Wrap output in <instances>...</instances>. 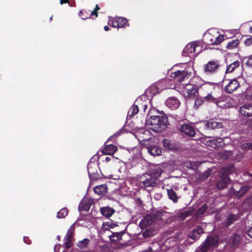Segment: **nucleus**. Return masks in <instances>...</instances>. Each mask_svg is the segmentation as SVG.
I'll return each mask as SVG.
<instances>
[{
  "instance_id": "nucleus-16",
  "label": "nucleus",
  "mask_w": 252,
  "mask_h": 252,
  "mask_svg": "<svg viewBox=\"0 0 252 252\" xmlns=\"http://www.w3.org/2000/svg\"><path fill=\"white\" fill-rule=\"evenodd\" d=\"M165 104L168 107L171 109H176L179 107L180 102L177 98L171 97L166 100Z\"/></svg>"
},
{
  "instance_id": "nucleus-32",
  "label": "nucleus",
  "mask_w": 252,
  "mask_h": 252,
  "mask_svg": "<svg viewBox=\"0 0 252 252\" xmlns=\"http://www.w3.org/2000/svg\"><path fill=\"white\" fill-rule=\"evenodd\" d=\"M168 197L173 201L174 203H176L178 200V197L175 191L172 189H167Z\"/></svg>"
},
{
  "instance_id": "nucleus-43",
  "label": "nucleus",
  "mask_w": 252,
  "mask_h": 252,
  "mask_svg": "<svg viewBox=\"0 0 252 252\" xmlns=\"http://www.w3.org/2000/svg\"><path fill=\"white\" fill-rule=\"evenodd\" d=\"M118 23L119 22H118L117 18L116 19H110L108 21L109 25H110L114 28H119Z\"/></svg>"
},
{
  "instance_id": "nucleus-2",
  "label": "nucleus",
  "mask_w": 252,
  "mask_h": 252,
  "mask_svg": "<svg viewBox=\"0 0 252 252\" xmlns=\"http://www.w3.org/2000/svg\"><path fill=\"white\" fill-rule=\"evenodd\" d=\"M204 39L209 44H218L224 40L222 35L219 34L215 30H210L203 36Z\"/></svg>"
},
{
  "instance_id": "nucleus-5",
  "label": "nucleus",
  "mask_w": 252,
  "mask_h": 252,
  "mask_svg": "<svg viewBox=\"0 0 252 252\" xmlns=\"http://www.w3.org/2000/svg\"><path fill=\"white\" fill-rule=\"evenodd\" d=\"M181 93L185 97L193 98L198 95V87L191 84H183Z\"/></svg>"
},
{
  "instance_id": "nucleus-30",
  "label": "nucleus",
  "mask_w": 252,
  "mask_h": 252,
  "mask_svg": "<svg viewBox=\"0 0 252 252\" xmlns=\"http://www.w3.org/2000/svg\"><path fill=\"white\" fill-rule=\"evenodd\" d=\"M241 235L239 234H234L229 239V242L233 246H237L241 239Z\"/></svg>"
},
{
  "instance_id": "nucleus-48",
  "label": "nucleus",
  "mask_w": 252,
  "mask_h": 252,
  "mask_svg": "<svg viewBox=\"0 0 252 252\" xmlns=\"http://www.w3.org/2000/svg\"><path fill=\"white\" fill-rule=\"evenodd\" d=\"M203 103V100L200 99H197L194 103V106L197 108Z\"/></svg>"
},
{
  "instance_id": "nucleus-12",
  "label": "nucleus",
  "mask_w": 252,
  "mask_h": 252,
  "mask_svg": "<svg viewBox=\"0 0 252 252\" xmlns=\"http://www.w3.org/2000/svg\"><path fill=\"white\" fill-rule=\"evenodd\" d=\"M190 73L186 70H178L174 72H171L170 76L174 79L177 82H182L186 78H188V75Z\"/></svg>"
},
{
  "instance_id": "nucleus-59",
  "label": "nucleus",
  "mask_w": 252,
  "mask_h": 252,
  "mask_svg": "<svg viewBox=\"0 0 252 252\" xmlns=\"http://www.w3.org/2000/svg\"><path fill=\"white\" fill-rule=\"evenodd\" d=\"M59 247L60 246H58V245H56L55 247H54V251L55 252H56V249H59Z\"/></svg>"
},
{
  "instance_id": "nucleus-47",
  "label": "nucleus",
  "mask_w": 252,
  "mask_h": 252,
  "mask_svg": "<svg viewBox=\"0 0 252 252\" xmlns=\"http://www.w3.org/2000/svg\"><path fill=\"white\" fill-rule=\"evenodd\" d=\"M244 44L247 46L251 45L252 44V36L247 38L244 42Z\"/></svg>"
},
{
  "instance_id": "nucleus-20",
  "label": "nucleus",
  "mask_w": 252,
  "mask_h": 252,
  "mask_svg": "<svg viewBox=\"0 0 252 252\" xmlns=\"http://www.w3.org/2000/svg\"><path fill=\"white\" fill-rule=\"evenodd\" d=\"M239 111L244 116L251 117L252 116V105L245 104L240 107Z\"/></svg>"
},
{
  "instance_id": "nucleus-8",
  "label": "nucleus",
  "mask_w": 252,
  "mask_h": 252,
  "mask_svg": "<svg viewBox=\"0 0 252 252\" xmlns=\"http://www.w3.org/2000/svg\"><path fill=\"white\" fill-rule=\"evenodd\" d=\"M135 136L139 142H144L147 140H152L150 132L143 127L136 128Z\"/></svg>"
},
{
  "instance_id": "nucleus-41",
  "label": "nucleus",
  "mask_w": 252,
  "mask_h": 252,
  "mask_svg": "<svg viewBox=\"0 0 252 252\" xmlns=\"http://www.w3.org/2000/svg\"><path fill=\"white\" fill-rule=\"evenodd\" d=\"M67 215V209L66 208H63L58 212L57 214V217L60 219L64 218Z\"/></svg>"
},
{
  "instance_id": "nucleus-18",
  "label": "nucleus",
  "mask_w": 252,
  "mask_h": 252,
  "mask_svg": "<svg viewBox=\"0 0 252 252\" xmlns=\"http://www.w3.org/2000/svg\"><path fill=\"white\" fill-rule=\"evenodd\" d=\"M205 128L207 129L220 128L222 127V124L220 122H216L213 120L204 122Z\"/></svg>"
},
{
  "instance_id": "nucleus-62",
  "label": "nucleus",
  "mask_w": 252,
  "mask_h": 252,
  "mask_svg": "<svg viewBox=\"0 0 252 252\" xmlns=\"http://www.w3.org/2000/svg\"><path fill=\"white\" fill-rule=\"evenodd\" d=\"M249 30L250 32L252 33V26L250 28Z\"/></svg>"
},
{
  "instance_id": "nucleus-38",
  "label": "nucleus",
  "mask_w": 252,
  "mask_h": 252,
  "mask_svg": "<svg viewBox=\"0 0 252 252\" xmlns=\"http://www.w3.org/2000/svg\"><path fill=\"white\" fill-rule=\"evenodd\" d=\"M237 220V216H236L235 215H229L227 218V220L226 222V225L229 226L232 223H233L234 221H235Z\"/></svg>"
},
{
  "instance_id": "nucleus-29",
  "label": "nucleus",
  "mask_w": 252,
  "mask_h": 252,
  "mask_svg": "<svg viewBox=\"0 0 252 252\" xmlns=\"http://www.w3.org/2000/svg\"><path fill=\"white\" fill-rule=\"evenodd\" d=\"M157 233V230L154 227H148L142 233V235L144 238H149L154 236Z\"/></svg>"
},
{
  "instance_id": "nucleus-19",
  "label": "nucleus",
  "mask_w": 252,
  "mask_h": 252,
  "mask_svg": "<svg viewBox=\"0 0 252 252\" xmlns=\"http://www.w3.org/2000/svg\"><path fill=\"white\" fill-rule=\"evenodd\" d=\"M92 205V201L88 198L83 199L80 203L78 210L80 212L88 211Z\"/></svg>"
},
{
  "instance_id": "nucleus-39",
  "label": "nucleus",
  "mask_w": 252,
  "mask_h": 252,
  "mask_svg": "<svg viewBox=\"0 0 252 252\" xmlns=\"http://www.w3.org/2000/svg\"><path fill=\"white\" fill-rule=\"evenodd\" d=\"M162 142L163 147L165 148L168 150H173L174 149V146L170 141L167 139H164L163 140Z\"/></svg>"
},
{
  "instance_id": "nucleus-27",
  "label": "nucleus",
  "mask_w": 252,
  "mask_h": 252,
  "mask_svg": "<svg viewBox=\"0 0 252 252\" xmlns=\"http://www.w3.org/2000/svg\"><path fill=\"white\" fill-rule=\"evenodd\" d=\"M204 232L202 227H198L197 228L193 230L190 234V238L196 240L198 239L201 234Z\"/></svg>"
},
{
  "instance_id": "nucleus-10",
  "label": "nucleus",
  "mask_w": 252,
  "mask_h": 252,
  "mask_svg": "<svg viewBox=\"0 0 252 252\" xmlns=\"http://www.w3.org/2000/svg\"><path fill=\"white\" fill-rule=\"evenodd\" d=\"M98 163L96 162H90L88 164V174L91 179H95L98 177Z\"/></svg>"
},
{
  "instance_id": "nucleus-23",
  "label": "nucleus",
  "mask_w": 252,
  "mask_h": 252,
  "mask_svg": "<svg viewBox=\"0 0 252 252\" xmlns=\"http://www.w3.org/2000/svg\"><path fill=\"white\" fill-rule=\"evenodd\" d=\"M117 149L116 146L110 144L105 146L102 152L104 155H113Z\"/></svg>"
},
{
  "instance_id": "nucleus-37",
  "label": "nucleus",
  "mask_w": 252,
  "mask_h": 252,
  "mask_svg": "<svg viewBox=\"0 0 252 252\" xmlns=\"http://www.w3.org/2000/svg\"><path fill=\"white\" fill-rule=\"evenodd\" d=\"M118 22H119V27L120 28L125 27L126 26H128V24H127V20L123 17H119L117 18Z\"/></svg>"
},
{
  "instance_id": "nucleus-42",
  "label": "nucleus",
  "mask_w": 252,
  "mask_h": 252,
  "mask_svg": "<svg viewBox=\"0 0 252 252\" xmlns=\"http://www.w3.org/2000/svg\"><path fill=\"white\" fill-rule=\"evenodd\" d=\"M98 249V251L100 252H113L110 247L107 245L100 246Z\"/></svg>"
},
{
  "instance_id": "nucleus-55",
  "label": "nucleus",
  "mask_w": 252,
  "mask_h": 252,
  "mask_svg": "<svg viewBox=\"0 0 252 252\" xmlns=\"http://www.w3.org/2000/svg\"><path fill=\"white\" fill-rule=\"evenodd\" d=\"M63 252H67V251H64ZM70 252H80V251L75 248H73Z\"/></svg>"
},
{
  "instance_id": "nucleus-3",
  "label": "nucleus",
  "mask_w": 252,
  "mask_h": 252,
  "mask_svg": "<svg viewBox=\"0 0 252 252\" xmlns=\"http://www.w3.org/2000/svg\"><path fill=\"white\" fill-rule=\"evenodd\" d=\"M217 86L216 83L207 82L205 83L202 86V89L204 90L208 91V93L206 96L204 97V100L209 102H213L216 103L218 106L220 107H224L223 106L220 105V102L216 100V98L212 94V91Z\"/></svg>"
},
{
  "instance_id": "nucleus-36",
  "label": "nucleus",
  "mask_w": 252,
  "mask_h": 252,
  "mask_svg": "<svg viewBox=\"0 0 252 252\" xmlns=\"http://www.w3.org/2000/svg\"><path fill=\"white\" fill-rule=\"evenodd\" d=\"M90 240L88 239H84L83 240L78 242L77 247L81 250L86 248Z\"/></svg>"
},
{
  "instance_id": "nucleus-40",
  "label": "nucleus",
  "mask_w": 252,
  "mask_h": 252,
  "mask_svg": "<svg viewBox=\"0 0 252 252\" xmlns=\"http://www.w3.org/2000/svg\"><path fill=\"white\" fill-rule=\"evenodd\" d=\"M160 83H158L157 85L151 87L150 90L153 92L154 94L157 93H159L161 90V89H160Z\"/></svg>"
},
{
  "instance_id": "nucleus-44",
  "label": "nucleus",
  "mask_w": 252,
  "mask_h": 252,
  "mask_svg": "<svg viewBox=\"0 0 252 252\" xmlns=\"http://www.w3.org/2000/svg\"><path fill=\"white\" fill-rule=\"evenodd\" d=\"M250 187L249 186H245L242 187L239 191V194L241 196H243L245 193L250 189Z\"/></svg>"
},
{
  "instance_id": "nucleus-63",
  "label": "nucleus",
  "mask_w": 252,
  "mask_h": 252,
  "mask_svg": "<svg viewBox=\"0 0 252 252\" xmlns=\"http://www.w3.org/2000/svg\"><path fill=\"white\" fill-rule=\"evenodd\" d=\"M57 239H58V240H59V239H60V236H58L57 237Z\"/></svg>"
},
{
  "instance_id": "nucleus-45",
  "label": "nucleus",
  "mask_w": 252,
  "mask_h": 252,
  "mask_svg": "<svg viewBox=\"0 0 252 252\" xmlns=\"http://www.w3.org/2000/svg\"><path fill=\"white\" fill-rule=\"evenodd\" d=\"M207 208V206L206 204H204L201 207H200L197 211V214L198 215H201L204 213Z\"/></svg>"
},
{
  "instance_id": "nucleus-61",
  "label": "nucleus",
  "mask_w": 252,
  "mask_h": 252,
  "mask_svg": "<svg viewBox=\"0 0 252 252\" xmlns=\"http://www.w3.org/2000/svg\"><path fill=\"white\" fill-rule=\"evenodd\" d=\"M120 132H117L114 135V136H118L120 135Z\"/></svg>"
},
{
  "instance_id": "nucleus-46",
  "label": "nucleus",
  "mask_w": 252,
  "mask_h": 252,
  "mask_svg": "<svg viewBox=\"0 0 252 252\" xmlns=\"http://www.w3.org/2000/svg\"><path fill=\"white\" fill-rule=\"evenodd\" d=\"M222 155V158L225 159L230 156L232 155V153L231 151H224Z\"/></svg>"
},
{
  "instance_id": "nucleus-54",
  "label": "nucleus",
  "mask_w": 252,
  "mask_h": 252,
  "mask_svg": "<svg viewBox=\"0 0 252 252\" xmlns=\"http://www.w3.org/2000/svg\"><path fill=\"white\" fill-rule=\"evenodd\" d=\"M24 241L25 243L27 244H30L31 243L30 240L28 238L24 237Z\"/></svg>"
},
{
  "instance_id": "nucleus-1",
  "label": "nucleus",
  "mask_w": 252,
  "mask_h": 252,
  "mask_svg": "<svg viewBox=\"0 0 252 252\" xmlns=\"http://www.w3.org/2000/svg\"><path fill=\"white\" fill-rule=\"evenodd\" d=\"M159 112L155 108H151L149 111V115H151L146 121V125L150 129L156 132H161L163 131L168 125V120L166 116H158Z\"/></svg>"
},
{
  "instance_id": "nucleus-11",
  "label": "nucleus",
  "mask_w": 252,
  "mask_h": 252,
  "mask_svg": "<svg viewBox=\"0 0 252 252\" xmlns=\"http://www.w3.org/2000/svg\"><path fill=\"white\" fill-rule=\"evenodd\" d=\"M220 66L218 61H210L204 66L205 72L207 74L214 73L217 71Z\"/></svg>"
},
{
  "instance_id": "nucleus-9",
  "label": "nucleus",
  "mask_w": 252,
  "mask_h": 252,
  "mask_svg": "<svg viewBox=\"0 0 252 252\" xmlns=\"http://www.w3.org/2000/svg\"><path fill=\"white\" fill-rule=\"evenodd\" d=\"M74 231V224H73L68 230L64 238V246L66 249H68L73 246V233Z\"/></svg>"
},
{
  "instance_id": "nucleus-21",
  "label": "nucleus",
  "mask_w": 252,
  "mask_h": 252,
  "mask_svg": "<svg viewBox=\"0 0 252 252\" xmlns=\"http://www.w3.org/2000/svg\"><path fill=\"white\" fill-rule=\"evenodd\" d=\"M148 152L150 155L153 156H157L160 155L161 149L157 145H151L147 147Z\"/></svg>"
},
{
  "instance_id": "nucleus-49",
  "label": "nucleus",
  "mask_w": 252,
  "mask_h": 252,
  "mask_svg": "<svg viewBox=\"0 0 252 252\" xmlns=\"http://www.w3.org/2000/svg\"><path fill=\"white\" fill-rule=\"evenodd\" d=\"M246 64L249 66L252 67V55L248 57Z\"/></svg>"
},
{
  "instance_id": "nucleus-34",
  "label": "nucleus",
  "mask_w": 252,
  "mask_h": 252,
  "mask_svg": "<svg viewBox=\"0 0 252 252\" xmlns=\"http://www.w3.org/2000/svg\"><path fill=\"white\" fill-rule=\"evenodd\" d=\"M139 111L138 106L136 104H133L128 112V116L131 117L136 114Z\"/></svg>"
},
{
  "instance_id": "nucleus-7",
  "label": "nucleus",
  "mask_w": 252,
  "mask_h": 252,
  "mask_svg": "<svg viewBox=\"0 0 252 252\" xmlns=\"http://www.w3.org/2000/svg\"><path fill=\"white\" fill-rule=\"evenodd\" d=\"M219 240L218 236H208L198 249L202 252H206L211 247L215 246Z\"/></svg>"
},
{
  "instance_id": "nucleus-4",
  "label": "nucleus",
  "mask_w": 252,
  "mask_h": 252,
  "mask_svg": "<svg viewBox=\"0 0 252 252\" xmlns=\"http://www.w3.org/2000/svg\"><path fill=\"white\" fill-rule=\"evenodd\" d=\"M200 42L195 41L188 44L184 48L182 54L185 57H189L191 58H195L199 52L195 54L197 49L200 46Z\"/></svg>"
},
{
  "instance_id": "nucleus-28",
  "label": "nucleus",
  "mask_w": 252,
  "mask_h": 252,
  "mask_svg": "<svg viewBox=\"0 0 252 252\" xmlns=\"http://www.w3.org/2000/svg\"><path fill=\"white\" fill-rule=\"evenodd\" d=\"M230 179L227 176H225L221 180L217 183V187L219 189H223L227 187Z\"/></svg>"
},
{
  "instance_id": "nucleus-51",
  "label": "nucleus",
  "mask_w": 252,
  "mask_h": 252,
  "mask_svg": "<svg viewBox=\"0 0 252 252\" xmlns=\"http://www.w3.org/2000/svg\"><path fill=\"white\" fill-rule=\"evenodd\" d=\"M252 148V144L251 143H245L243 145L244 149H251Z\"/></svg>"
},
{
  "instance_id": "nucleus-57",
  "label": "nucleus",
  "mask_w": 252,
  "mask_h": 252,
  "mask_svg": "<svg viewBox=\"0 0 252 252\" xmlns=\"http://www.w3.org/2000/svg\"><path fill=\"white\" fill-rule=\"evenodd\" d=\"M152 251H153V250L152 248H150L147 251H145L144 252H152ZM155 252H156V251H154Z\"/></svg>"
},
{
  "instance_id": "nucleus-64",
  "label": "nucleus",
  "mask_w": 252,
  "mask_h": 252,
  "mask_svg": "<svg viewBox=\"0 0 252 252\" xmlns=\"http://www.w3.org/2000/svg\"><path fill=\"white\" fill-rule=\"evenodd\" d=\"M88 17H86V18H83V19H87Z\"/></svg>"
},
{
  "instance_id": "nucleus-17",
  "label": "nucleus",
  "mask_w": 252,
  "mask_h": 252,
  "mask_svg": "<svg viewBox=\"0 0 252 252\" xmlns=\"http://www.w3.org/2000/svg\"><path fill=\"white\" fill-rule=\"evenodd\" d=\"M149 177L143 176L141 178V182L144 187H154L156 185V179L148 175Z\"/></svg>"
},
{
  "instance_id": "nucleus-22",
  "label": "nucleus",
  "mask_w": 252,
  "mask_h": 252,
  "mask_svg": "<svg viewBox=\"0 0 252 252\" xmlns=\"http://www.w3.org/2000/svg\"><path fill=\"white\" fill-rule=\"evenodd\" d=\"M162 172V169L158 166L152 167L150 170L151 175L156 180H157L160 176Z\"/></svg>"
},
{
  "instance_id": "nucleus-6",
  "label": "nucleus",
  "mask_w": 252,
  "mask_h": 252,
  "mask_svg": "<svg viewBox=\"0 0 252 252\" xmlns=\"http://www.w3.org/2000/svg\"><path fill=\"white\" fill-rule=\"evenodd\" d=\"M211 137H205L202 138L201 142L205 145L206 147L209 150L214 148L221 147L223 145V140L221 138L215 139H210Z\"/></svg>"
},
{
  "instance_id": "nucleus-56",
  "label": "nucleus",
  "mask_w": 252,
  "mask_h": 252,
  "mask_svg": "<svg viewBox=\"0 0 252 252\" xmlns=\"http://www.w3.org/2000/svg\"><path fill=\"white\" fill-rule=\"evenodd\" d=\"M68 2V0H60V3L63 4V3H66Z\"/></svg>"
},
{
  "instance_id": "nucleus-25",
  "label": "nucleus",
  "mask_w": 252,
  "mask_h": 252,
  "mask_svg": "<svg viewBox=\"0 0 252 252\" xmlns=\"http://www.w3.org/2000/svg\"><path fill=\"white\" fill-rule=\"evenodd\" d=\"M101 214L106 218H109L114 213L115 210L110 207L106 206L100 209Z\"/></svg>"
},
{
  "instance_id": "nucleus-31",
  "label": "nucleus",
  "mask_w": 252,
  "mask_h": 252,
  "mask_svg": "<svg viewBox=\"0 0 252 252\" xmlns=\"http://www.w3.org/2000/svg\"><path fill=\"white\" fill-rule=\"evenodd\" d=\"M116 226H118L117 223L111 221H108L103 222L101 228L103 230H109Z\"/></svg>"
},
{
  "instance_id": "nucleus-52",
  "label": "nucleus",
  "mask_w": 252,
  "mask_h": 252,
  "mask_svg": "<svg viewBox=\"0 0 252 252\" xmlns=\"http://www.w3.org/2000/svg\"><path fill=\"white\" fill-rule=\"evenodd\" d=\"M113 159V160H115L116 158L114 157V156H112L111 158L110 157H107L105 158V161L106 162H109L111 159Z\"/></svg>"
},
{
  "instance_id": "nucleus-60",
  "label": "nucleus",
  "mask_w": 252,
  "mask_h": 252,
  "mask_svg": "<svg viewBox=\"0 0 252 252\" xmlns=\"http://www.w3.org/2000/svg\"><path fill=\"white\" fill-rule=\"evenodd\" d=\"M104 30L106 31H108L109 30V27L107 26H105L104 28Z\"/></svg>"
},
{
  "instance_id": "nucleus-58",
  "label": "nucleus",
  "mask_w": 252,
  "mask_h": 252,
  "mask_svg": "<svg viewBox=\"0 0 252 252\" xmlns=\"http://www.w3.org/2000/svg\"><path fill=\"white\" fill-rule=\"evenodd\" d=\"M148 108V106L147 105L145 104L144 105V107H143V110L144 112L146 111V110Z\"/></svg>"
},
{
  "instance_id": "nucleus-13",
  "label": "nucleus",
  "mask_w": 252,
  "mask_h": 252,
  "mask_svg": "<svg viewBox=\"0 0 252 252\" xmlns=\"http://www.w3.org/2000/svg\"><path fill=\"white\" fill-rule=\"evenodd\" d=\"M240 87V83L238 79L230 80L227 84L225 86V91L229 94L232 93Z\"/></svg>"
},
{
  "instance_id": "nucleus-26",
  "label": "nucleus",
  "mask_w": 252,
  "mask_h": 252,
  "mask_svg": "<svg viewBox=\"0 0 252 252\" xmlns=\"http://www.w3.org/2000/svg\"><path fill=\"white\" fill-rule=\"evenodd\" d=\"M94 190L99 195H104L107 192V187L105 184L100 185L95 187Z\"/></svg>"
},
{
  "instance_id": "nucleus-53",
  "label": "nucleus",
  "mask_w": 252,
  "mask_h": 252,
  "mask_svg": "<svg viewBox=\"0 0 252 252\" xmlns=\"http://www.w3.org/2000/svg\"><path fill=\"white\" fill-rule=\"evenodd\" d=\"M247 234L252 238V227L250 228L247 231Z\"/></svg>"
},
{
  "instance_id": "nucleus-24",
  "label": "nucleus",
  "mask_w": 252,
  "mask_h": 252,
  "mask_svg": "<svg viewBox=\"0 0 252 252\" xmlns=\"http://www.w3.org/2000/svg\"><path fill=\"white\" fill-rule=\"evenodd\" d=\"M124 231L117 232H113L111 235L109 236L110 240L111 242H118L122 239V236L125 234Z\"/></svg>"
},
{
  "instance_id": "nucleus-15",
  "label": "nucleus",
  "mask_w": 252,
  "mask_h": 252,
  "mask_svg": "<svg viewBox=\"0 0 252 252\" xmlns=\"http://www.w3.org/2000/svg\"><path fill=\"white\" fill-rule=\"evenodd\" d=\"M155 218L154 216L152 215H148L144 217L141 220L139 223V225L141 228L143 229L152 224Z\"/></svg>"
},
{
  "instance_id": "nucleus-33",
  "label": "nucleus",
  "mask_w": 252,
  "mask_h": 252,
  "mask_svg": "<svg viewBox=\"0 0 252 252\" xmlns=\"http://www.w3.org/2000/svg\"><path fill=\"white\" fill-rule=\"evenodd\" d=\"M240 65V62L238 61H235L233 63L227 66L226 73H231L234 71V70L239 67Z\"/></svg>"
},
{
  "instance_id": "nucleus-50",
  "label": "nucleus",
  "mask_w": 252,
  "mask_h": 252,
  "mask_svg": "<svg viewBox=\"0 0 252 252\" xmlns=\"http://www.w3.org/2000/svg\"><path fill=\"white\" fill-rule=\"evenodd\" d=\"M99 9V7H98V5H96L95 9L94 11H92L91 14V16L95 15V16L97 17V14L96 12Z\"/></svg>"
},
{
  "instance_id": "nucleus-14",
  "label": "nucleus",
  "mask_w": 252,
  "mask_h": 252,
  "mask_svg": "<svg viewBox=\"0 0 252 252\" xmlns=\"http://www.w3.org/2000/svg\"><path fill=\"white\" fill-rule=\"evenodd\" d=\"M181 131L186 135L192 137L194 136L195 132L194 127L189 124H184L181 126Z\"/></svg>"
},
{
  "instance_id": "nucleus-35",
  "label": "nucleus",
  "mask_w": 252,
  "mask_h": 252,
  "mask_svg": "<svg viewBox=\"0 0 252 252\" xmlns=\"http://www.w3.org/2000/svg\"><path fill=\"white\" fill-rule=\"evenodd\" d=\"M239 44V41L238 39H233L227 43L226 48L231 50L237 47Z\"/></svg>"
}]
</instances>
